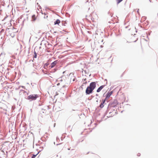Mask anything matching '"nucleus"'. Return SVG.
Instances as JSON below:
<instances>
[{
	"label": "nucleus",
	"mask_w": 158,
	"mask_h": 158,
	"mask_svg": "<svg viewBox=\"0 0 158 158\" xmlns=\"http://www.w3.org/2000/svg\"><path fill=\"white\" fill-rule=\"evenodd\" d=\"M96 86V83L94 82L91 83L88 86L85 90V93L86 94H89L92 93L93 90Z\"/></svg>",
	"instance_id": "f257e3e1"
},
{
	"label": "nucleus",
	"mask_w": 158,
	"mask_h": 158,
	"mask_svg": "<svg viewBox=\"0 0 158 158\" xmlns=\"http://www.w3.org/2000/svg\"><path fill=\"white\" fill-rule=\"evenodd\" d=\"M60 20L57 19L55 22H54V24L55 25L58 24H59V23H60Z\"/></svg>",
	"instance_id": "6e6552de"
},
{
	"label": "nucleus",
	"mask_w": 158,
	"mask_h": 158,
	"mask_svg": "<svg viewBox=\"0 0 158 158\" xmlns=\"http://www.w3.org/2000/svg\"><path fill=\"white\" fill-rule=\"evenodd\" d=\"M47 17H48V16L47 15V16H46V17H44V18H47Z\"/></svg>",
	"instance_id": "f3484780"
},
{
	"label": "nucleus",
	"mask_w": 158,
	"mask_h": 158,
	"mask_svg": "<svg viewBox=\"0 0 158 158\" xmlns=\"http://www.w3.org/2000/svg\"><path fill=\"white\" fill-rule=\"evenodd\" d=\"M140 153H138V156H140Z\"/></svg>",
	"instance_id": "2eb2a0df"
},
{
	"label": "nucleus",
	"mask_w": 158,
	"mask_h": 158,
	"mask_svg": "<svg viewBox=\"0 0 158 158\" xmlns=\"http://www.w3.org/2000/svg\"><path fill=\"white\" fill-rule=\"evenodd\" d=\"M113 93V91L108 92L106 95V98L105 99L108 98L110 97V96Z\"/></svg>",
	"instance_id": "7ed1b4c3"
},
{
	"label": "nucleus",
	"mask_w": 158,
	"mask_h": 158,
	"mask_svg": "<svg viewBox=\"0 0 158 158\" xmlns=\"http://www.w3.org/2000/svg\"><path fill=\"white\" fill-rule=\"evenodd\" d=\"M57 62L56 61H55L53 62L49 66V67L51 68H52L54 67L55 65L56 64Z\"/></svg>",
	"instance_id": "39448f33"
},
{
	"label": "nucleus",
	"mask_w": 158,
	"mask_h": 158,
	"mask_svg": "<svg viewBox=\"0 0 158 158\" xmlns=\"http://www.w3.org/2000/svg\"><path fill=\"white\" fill-rule=\"evenodd\" d=\"M106 101V99L102 100V102L101 103L100 106L101 108H102L103 107L104 105V103Z\"/></svg>",
	"instance_id": "0eeeda50"
},
{
	"label": "nucleus",
	"mask_w": 158,
	"mask_h": 158,
	"mask_svg": "<svg viewBox=\"0 0 158 158\" xmlns=\"http://www.w3.org/2000/svg\"><path fill=\"white\" fill-rule=\"evenodd\" d=\"M148 2H151V0H148Z\"/></svg>",
	"instance_id": "dca6fc26"
},
{
	"label": "nucleus",
	"mask_w": 158,
	"mask_h": 158,
	"mask_svg": "<svg viewBox=\"0 0 158 158\" xmlns=\"http://www.w3.org/2000/svg\"><path fill=\"white\" fill-rule=\"evenodd\" d=\"M32 19L33 21H35L36 19V18L35 15H33L32 16Z\"/></svg>",
	"instance_id": "9d476101"
},
{
	"label": "nucleus",
	"mask_w": 158,
	"mask_h": 158,
	"mask_svg": "<svg viewBox=\"0 0 158 158\" xmlns=\"http://www.w3.org/2000/svg\"><path fill=\"white\" fill-rule=\"evenodd\" d=\"M105 85H102L100 86L97 90V92H99L104 87Z\"/></svg>",
	"instance_id": "423d86ee"
},
{
	"label": "nucleus",
	"mask_w": 158,
	"mask_h": 158,
	"mask_svg": "<svg viewBox=\"0 0 158 158\" xmlns=\"http://www.w3.org/2000/svg\"><path fill=\"white\" fill-rule=\"evenodd\" d=\"M143 19H145V17H142V19H141V20Z\"/></svg>",
	"instance_id": "4468645a"
},
{
	"label": "nucleus",
	"mask_w": 158,
	"mask_h": 158,
	"mask_svg": "<svg viewBox=\"0 0 158 158\" xmlns=\"http://www.w3.org/2000/svg\"><path fill=\"white\" fill-rule=\"evenodd\" d=\"M38 97L37 94H32L29 95L27 98V99L31 101L35 100Z\"/></svg>",
	"instance_id": "f03ea898"
},
{
	"label": "nucleus",
	"mask_w": 158,
	"mask_h": 158,
	"mask_svg": "<svg viewBox=\"0 0 158 158\" xmlns=\"http://www.w3.org/2000/svg\"><path fill=\"white\" fill-rule=\"evenodd\" d=\"M34 54L33 57L34 58H36L37 57V55L35 52H34Z\"/></svg>",
	"instance_id": "9b49d317"
},
{
	"label": "nucleus",
	"mask_w": 158,
	"mask_h": 158,
	"mask_svg": "<svg viewBox=\"0 0 158 158\" xmlns=\"http://www.w3.org/2000/svg\"><path fill=\"white\" fill-rule=\"evenodd\" d=\"M86 78H85L84 79H83V84L81 86H83V85L86 84H87V82L86 81Z\"/></svg>",
	"instance_id": "1a4fd4ad"
},
{
	"label": "nucleus",
	"mask_w": 158,
	"mask_h": 158,
	"mask_svg": "<svg viewBox=\"0 0 158 158\" xmlns=\"http://www.w3.org/2000/svg\"><path fill=\"white\" fill-rule=\"evenodd\" d=\"M36 156V155H33L32 157L31 158H35Z\"/></svg>",
	"instance_id": "ddd939ff"
},
{
	"label": "nucleus",
	"mask_w": 158,
	"mask_h": 158,
	"mask_svg": "<svg viewBox=\"0 0 158 158\" xmlns=\"http://www.w3.org/2000/svg\"><path fill=\"white\" fill-rule=\"evenodd\" d=\"M117 4H119L123 0H116Z\"/></svg>",
	"instance_id": "f8f14e48"
},
{
	"label": "nucleus",
	"mask_w": 158,
	"mask_h": 158,
	"mask_svg": "<svg viewBox=\"0 0 158 158\" xmlns=\"http://www.w3.org/2000/svg\"><path fill=\"white\" fill-rule=\"evenodd\" d=\"M6 155L3 151L0 152V158H6Z\"/></svg>",
	"instance_id": "20e7f679"
}]
</instances>
